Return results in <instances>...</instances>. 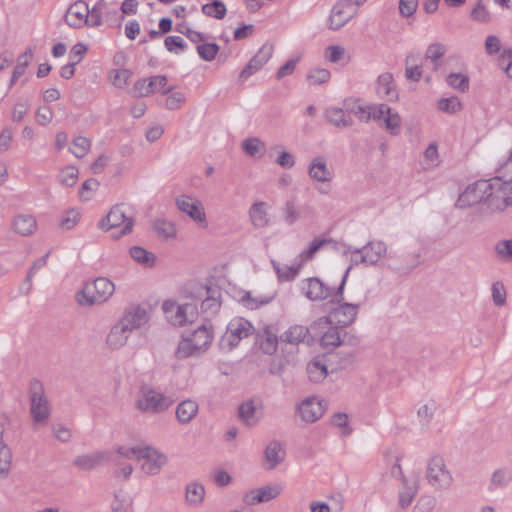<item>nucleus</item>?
Returning a JSON list of instances; mask_svg holds the SVG:
<instances>
[{"label": "nucleus", "mask_w": 512, "mask_h": 512, "mask_svg": "<svg viewBox=\"0 0 512 512\" xmlns=\"http://www.w3.org/2000/svg\"><path fill=\"white\" fill-rule=\"evenodd\" d=\"M130 255L135 261L146 267H152L155 263L154 254L140 246H133L130 249Z\"/></svg>", "instance_id": "obj_52"}, {"label": "nucleus", "mask_w": 512, "mask_h": 512, "mask_svg": "<svg viewBox=\"0 0 512 512\" xmlns=\"http://www.w3.org/2000/svg\"><path fill=\"white\" fill-rule=\"evenodd\" d=\"M499 66L512 78V48H506L499 56Z\"/></svg>", "instance_id": "obj_64"}, {"label": "nucleus", "mask_w": 512, "mask_h": 512, "mask_svg": "<svg viewBox=\"0 0 512 512\" xmlns=\"http://www.w3.org/2000/svg\"><path fill=\"white\" fill-rule=\"evenodd\" d=\"M255 328L250 321L243 317L232 318L226 328V331L221 336L219 347L225 352L233 350L239 343L253 335Z\"/></svg>", "instance_id": "obj_8"}, {"label": "nucleus", "mask_w": 512, "mask_h": 512, "mask_svg": "<svg viewBox=\"0 0 512 512\" xmlns=\"http://www.w3.org/2000/svg\"><path fill=\"white\" fill-rule=\"evenodd\" d=\"M115 285L106 277H98L75 294V301L82 307H92L107 302L114 294Z\"/></svg>", "instance_id": "obj_6"}, {"label": "nucleus", "mask_w": 512, "mask_h": 512, "mask_svg": "<svg viewBox=\"0 0 512 512\" xmlns=\"http://www.w3.org/2000/svg\"><path fill=\"white\" fill-rule=\"evenodd\" d=\"M88 14V4L83 0H77L68 7L64 19L66 24L72 28L89 27Z\"/></svg>", "instance_id": "obj_19"}, {"label": "nucleus", "mask_w": 512, "mask_h": 512, "mask_svg": "<svg viewBox=\"0 0 512 512\" xmlns=\"http://www.w3.org/2000/svg\"><path fill=\"white\" fill-rule=\"evenodd\" d=\"M256 345L265 354L272 355L278 347V337L272 327H265L257 334Z\"/></svg>", "instance_id": "obj_28"}, {"label": "nucleus", "mask_w": 512, "mask_h": 512, "mask_svg": "<svg viewBox=\"0 0 512 512\" xmlns=\"http://www.w3.org/2000/svg\"><path fill=\"white\" fill-rule=\"evenodd\" d=\"M107 9L108 4L105 0H97L92 8L89 7L88 19L90 28H95L102 24L103 15L107 12Z\"/></svg>", "instance_id": "obj_42"}, {"label": "nucleus", "mask_w": 512, "mask_h": 512, "mask_svg": "<svg viewBox=\"0 0 512 512\" xmlns=\"http://www.w3.org/2000/svg\"><path fill=\"white\" fill-rule=\"evenodd\" d=\"M205 493L201 482H188L185 486V501L191 507H198L203 502Z\"/></svg>", "instance_id": "obj_35"}, {"label": "nucleus", "mask_w": 512, "mask_h": 512, "mask_svg": "<svg viewBox=\"0 0 512 512\" xmlns=\"http://www.w3.org/2000/svg\"><path fill=\"white\" fill-rule=\"evenodd\" d=\"M172 401L162 393L153 389H142L136 401V407L147 414H158L167 410Z\"/></svg>", "instance_id": "obj_12"}, {"label": "nucleus", "mask_w": 512, "mask_h": 512, "mask_svg": "<svg viewBox=\"0 0 512 512\" xmlns=\"http://www.w3.org/2000/svg\"><path fill=\"white\" fill-rule=\"evenodd\" d=\"M374 120L379 121L389 134L398 135L401 130L402 119L399 113L386 104H377V110L373 114Z\"/></svg>", "instance_id": "obj_15"}, {"label": "nucleus", "mask_w": 512, "mask_h": 512, "mask_svg": "<svg viewBox=\"0 0 512 512\" xmlns=\"http://www.w3.org/2000/svg\"><path fill=\"white\" fill-rule=\"evenodd\" d=\"M419 56L410 53L405 59V76L411 81H419L422 76L421 66L418 64Z\"/></svg>", "instance_id": "obj_43"}, {"label": "nucleus", "mask_w": 512, "mask_h": 512, "mask_svg": "<svg viewBox=\"0 0 512 512\" xmlns=\"http://www.w3.org/2000/svg\"><path fill=\"white\" fill-rule=\"evenodd\" d=\"M307 173L315 188L322 194L326 193L320 186H330L334 179V171L328 164V159L318 155L311 159L308 164Z\"/></svg>", "instance_id": "obj_11"}, {"label": "nucleus", "mask_w": 512, "mask_h": 512, "mask_svg": "<svg viewBox=\"0 0 512 512\" xmlns=\"http://www.w3.org/2000/svg\"><path fill=\"white\" fill-rule=\"evenodd\" d=\"M297 414L305 423L318 421L325 413L324 402L316 396H311L297 405Z\"/></svg>", "instance_id": "obj_17"}, {"label": "nucleus", "mask_w": 512, "mask_h": 512, "mask_svg": "<svg viewBox=\"0 0 512 512\" xmlns=\"http://www.w3.org/2000/svg\"><path fill=\"white\" fill-rule=\"evenodd\" d=\"M78 169L75 166H67L60 171L59 181L62 185L72 187L77 183Z\"/></svg>", "instance_id": "obj_62"}, {"label": "nucleus", "mask_w": 512, "mask_h": 512, "mask_svg": "<svg viewBox=\"0 0 512 512\" xmlns=\"http://www.w3.org/2000/svg\"><path fill=\"white\" fill-rule=\"evenodd\" d=\"M500 175L486 180L487 191L485 203L492 211H503L507 206H512V185L509 180L510 170L498 169Z\"/></svg>", "instance_id": "obj_3"}, {"label": "nucleus", "mask_w": 512, "mask_h": 512, "mask_svg": "<svg viewBox=\"0 0 512 512\" xmlns=\"http://www.w3.org/2000/svg\"><path fill=\"white\" fill-rule=\"evenodd\" d=\"M285 451L279 442L269 443L264 451L265 465L273 469L278 463L284 460Z\"/></svg>", "instance_id": "obj_37"}, {"label": "nucleus", "mask_w": 512, "mask_h": 512, "mask_svg": "<svg viewBox=\"0 0 512 512\" xmlns=\"http://www.w3.org/2000/svg\"><path fill=\"white\" fill-rule=\"evenodd\" d=\"M13 230L21 236H29L33 234L37 228L36 220L33 216L27 214H19L13 218Z\"/></svg>", "instance_id": "obj_33"}, {"label": "nucleus", "mask_w": 512, "mask_h": 512, "mask_svg": "<svg viewBox=\"0 0 512 512\" xmlns=\"http://www.w3.org/2000/svg\"><path fill=\"white\" fill-rule=\"evenodd\" d=\"M306 372L310 381L314 383L322 382L328 375L327 366L323 357L313 358L306 367Z\"/></svg>", "instance_id": "obj_34"}, {"label": "nucleus", "mask_w": 512, "mask_h": 512, "mask_svg": "<svg viewBox=\"0 0 512 512\" xmlns=\"http://www.w3.org/2000/svg\"><path fill=\"white\" fill-rule=\"evenodd\" d=\"M114 452L122 458L135 459L140 469L147 475H155L167 461L164 454L142 444L133 446L130 444L118 445L114 448Z\"/></svg>", "instance_id": "obj_1"}, {"label": "nucleus", "mask_w": 512, "mask_h": 512, "mask_svg": "<svg viewBox=\"0 0 512 512\" xmlns=\"http://www.w3.org/2000/svg\"><path fill=\"white\" fill-rule=\"evenodd\" d=\"M310 330L311 327L308 328L297 324L292 325L280 336V340L288 344L298 345L299 343H303L309 337Z\"/></svg>", "instance_id": "obj_31"}, {"label": "nucleus", "mask_w": 512, "mask_h": 512, "mask_svg": "<svg viewBox=\"0 0 512 512\" xmlns=\"http://www.w3.org/2000/svg\"><path fill=\"white\" fill-rule=\"evenodd\" d=\"M130 77L131 72L128 69H115L109 74L111 83L117 88H124Z\"/></svg>", "instance_id": "obj_63"}, {"label": "nucleus", "mask_w": 512, "mask_h": 512, "mask_svg": "<svg viewBox=\"0 0 512 512\" xmlns=\"http://www.w3.org/2000/svg\"><path fill=\"white\" fill-rule=\"evenodd\" d=\"M376 92L380 98L388 101H395L398 98L391 73L384 72L379 75L377 79Z\"/></svg>", "instance_id": "obj_29"}, {"label": "nucleus", "mask_w": 512, "mask_h": 512, "mask_svg": "<svg viewBox=\"0 0 512 512\" xmlns=\"http://www.w3.org/2000/svg\"><path fill=\"white\" fill-rule=\"evenodd\" d=\"M424 166L426 169H433L439 166L440 156L436 143H431L423 153Z\"/></svg>", "instance_id": "obj_55"}, {"label": "nucleus", "mask_w": 512, "mask_h": 512, "mask_svg": "<svg viewBox=\"0 0 512 512\" xmlns=\"http://www.w3.org/2000/svg\"><path fill=\"white\" fill-rule=\"evenodd\" d=\"M150 319L149 313L146 308L133 305L128 307L123 315L119 318V322L132 333L134 330L144 327Z\"/></svg>", "instance_id": "obj_18"}, {"label": "nucleus", "mask_w": 512, "mask_h": 512, "mask_svg": "<svg viewBox=\"0 0 512 512\" xmlns=\"http://www.w3.org/2000/svg\"><path fill=\"white\" fill-rule=\"evenodd\" d=\"M241 147L246 155L257 158H261L266 149L265 143L257 137H250L243 140Z\"/></svg>", "instance_id": "obj_41"}, {"label": "nucleus", "mask_w": 512, "mask_h": 512, "mask_svg": "<svg viewBox=\"0 0 512 512\" xmlns=\"http://www.w3.org/2000/svg\"><path fill=\"white\" fill-rule=\"evenodd\" d=\"M272 150L277 152V158L275 159V162L285 169H291L295 165V159L294 156L288 152L285 151L282 146L277 145L272 148Z\"/></svg>", "instance_id": "obj_60"}, {"label": "nucleus", "mask_w": 512, "mask_h": 512, "mask_svg": "<svg viewBox=\"0 0 512 512\" xmlns=\"http://www.w3.org/2000/svg\"><path fill=\"white\" fill-rule=\"evenodd\" d=\"M279 485H265L257 489H253L244 495L243 501L247 505H256L263 502H268L276 498L280 492Z\"/></svg>", "instance_id": "obj_23"}, {"label": "nucleus", "mask_w": 512, "mask_h": 512, "mask_svg": "<svg viewBox=\"0 0 512 512\" xmlns=\"http://www.w3.org/2000/svg\"><path fill=\"white\" fill-rule=\"evenodd\" d=\"M183 302L166 300L162 304V310L167 321L173 326L182 327L196 321L198 317L197 303L186 300Z\"/></svg>", "instance_id": "obj_7"}, {"label": "nucleus", "mask_w": 512, "mask_h": 512, "mask_svg": "<svg viewBox=\"0 0 512 512\" xmlns=\"http://www.w3.org/2000/svg\"><path fill=\"white\" fill-rule=\"evenodd\" d=\"M271 263L280 281L293 280L297 276L299 269L302 266L301 262L297 267L292 265H281L275 260H272Z\"/></svg>", "instance_id": "obj_49"}, {"label": "nucleus", "mask_w": 512, "mask_h": 512, "mask_svg": "<svg viewBox=\"0 0 512 512\" xmlns=\"http://www.w3.org/2000/svg\"><path fill=\"white\" fill-rule=\"evenodd\" d=\"M198 404L190 399L180 402L176 409V417L182 424L190 423L198 414Z\"/></svg>", "instance_id": "obj_36"}, {"label": "nucleus", "mask_w": 512, "mask_h": 512, "mask_svg": "<svg viewBox=\"0 0 512 512\" xmlns=\"http://www.w3.org/2000/svg\"><path fill=\"white\" fill-rule=\"evenodd\" d=\"M396 260V267L399 270L410 271L420 262V253L408 252L405 249L399 250L390 256Z\"/></svg>", "instance_id": "obj_30"}, {"label": "nucleus", "mask_w": 512, "mask_h": 512, "mask_svg": "<svg viewBox=\"0 0 512 512\" xmlns=\"http://www.w3.org/2000/svg\"><path fill=\"white\" fill-rule=\"evenodd\" d=\"M426 476L429 480H446L453 477L445 460L439 455L429 458L426 467Z\"/></svg>", "instance_id": "obj_27"}, {"label": "nucleus", "mask_w": 512, "mask_h": 512, "mask_svg": "<svg viewBox=\"0 0 512 512\" xmlns=\"http://www.w3.org/2000/svg\"><path fill=\"white\" fill-rule=\"evenodd\" d=\"M50 430L53 437L61 443H69L73 438L71 428L62 423L52 424Z\"/></svg>", "instance_id": "obj_56"}, {"label": "nucleus", "mask_w": 512, "mask_h": 512, "mask_svg": "<svg viewBox=\"0 0 512 512\" xmlns=\"http://www.w3.org/2000/svg\"><path fill=\"white\" fill-rule=\"evenodd\" d=\"M133 226L134 219L127 214L123 204L113 206L99 223V227L106 231L118 229L117 238L131 233Z\"/></svg>", "instance_id": "obj_10"}, {"label": "nucleus", "mask_w": 512, "mask_h": 512, "mask_svg": "<svg viewBox=\"0 0 512 512\" xmlns=\"http://www.w3.org/2000/svg\"><path fill=\"white\" fill-rule=\"evenodd\" d=\"M472 20L479 23H489L491 21V12L484 0H478L473 6L470 14Z\"/></svg>", "instance_id": "obj_51"}, {"label": "nucleus", "mask_w": 512, "mask_h": 512, "mask_svg": "<svg viewBox=\"0 0 512 512\" xmlns=\"http://www.w3.org/2000/svg\"><path fill=\"white\" fill-rule=\"evenodd\" d=\"M302 291L311 301H322L330 297L333 289L317 277H311L303 281Z\"/></svg>", "instance_id": "obj_20"}, {"label": "nucleus", "mask_w": 512, "mask_h": 512, "mask_svg": "<svg viewBox=\"0 0 512 512\" xmlns=\"http://www.w3.org/2000/svg\"><path fill=\"white\" fill-rule=\"evenodd\" d=\"M90 146L91 143L89 139L79 136L73 140L72 146L70 147V152L75 157L82 158L88 153Z\"/></svg>", "instance_id": "obj_61"}, {"label": "nucleus", "mask_w": 512, "mask_h": 512, "mask_svg": "<svg viewBox=\"0 0 512 512\" xmlns=\"http://www.w3.org/2000/svg\"><path fill=\"white\" fill-rule=\"evenodd\" d=\"M445 53V45L441 43H433L428 46L425 53V59L431 60V62L433 63V69L436 71L440 66V59L444 56Z\"/></svg>", "instance_id": "obj_50"}, {"label": "nucleus", "mask_w": 512, "mask_h": 512, "mask_svg": "<svg viewBox=\"0 0 512 512\" xmlns=\"http://www.w3.org/2000/svg\"><path fill=\"white\" fill-rule=\"evenodd\" d=\"M3 426L0 423V477H6L11 464V451L3 441Z\"/></svg>", "instance_id": "obj_46"}, {"label": "nucleus", "mask_w": 512, "mask_h": 512, "mask_svg": "<svg viewBox=\"0 0 512 512\" xmlns=\"http://www.w3.org/2000/svg\"><path fill=\"white\" fill-rule=\"evenodd\" d=\"M214 329L210 323H203L194 331L182 336L175 351L178 359L197 357L205 353L212 344Z\"/></svg>", "instance_id": "obj_2"}, {"label": "nucleus", "mask_w": 512, "mask_h": 512, "mask_svg": "<svg viewBox=\"0 0 512 512\" xmlns=\"http://www.w3.org/2000/svg\"><path fill=\"white\" fill-rule=\"evenodd\" d=\"M184 298L197 305L200 303L201 311L214 316L221 308V291L216 286H208L200 282H189L184 288Z\"/></svg>", "instance_id": "obj_4"}, {"label": "nucleus", "mask_w": 512, "mask_h": 512, "mask_svg": "<svg viewBox=\"0 0 512 512\" xmlns=\"http://www.w3.org/2000/svg\"><path fill=\"white\" fill-rule=\"evenodd\" d=\"M446 83L459 92H466L469 89V78L463 73H450L446 77Z\"/></svg>", "instance_id": "obj_53"}, {"label": "nucleus", "mask_w": 512, "mask_h": 512, "mask_svg": "<svg viewBox=\"0 0 512 512\" xmlns=\"http://www.w3.org/2000/svg\"><path fill=\"white\" fill-rule=\"evenodd\" d=\"M202 12L206 16L214 17L216 19H222L226 14V6L224 5L223 2L215 0L210 4L203 5Z\"/></svg>", "instance_id": "obj_59"}, {"label": "nucleus", "mask_w": 512, "mask_h": 512, "mask_svg": "<svg viewBox=\"0 0 512 512\" xmlns=\"http://www.w3.org/2000/svg\"><path fill=\"white\" fill-rule=\"evenodd\" d=\"M311 331L315 334H321L320 344L324 348H334L345 344L354 346L358 343L356 337L349 335L344 328L333 326V324H328L322 330L311 328Z\"/></svg>", "instance_id": "obj_13"}, {"label": "nucleus", "mask_w": 512, "mask_h": 512, "mask_svg": "<svg viewBox=\"0 0 512 512\" xmlns=\"http://www.w3.org/2000/svg\"><path fill=\"white\" fill-rule=\"evenodd\" d=\"M356 13L355 8L348 1H339L332 8L328 25L332 30L343 27Z\"/></svg>", "instance_id": "obj_21"}, {"label": "nucleus", "mask_w": 512, "mask_h": 512, "mask_svg": "<svg viewBox=\"0 0 512 512\" xmlns=\"http://www.w3.org/2000/svg\"><path fill=\"white\" fill-rule=\"evenodd\" d=\"M377 110V104L369 105V106H363L359 103H355L351 108L350 111L355 114L359 120L367 122L369 120H374V112Z\"/></svg>", "instance_id": "obj_58"}, {"label": "nucleus", "mask_w": 512, "mask_h": 512, "mask_svg": "<svg viewBox=\"0 0 512 512\" xmlns=\"http://www.w3.org/2000/svg\"><path fill=\"white\" fill-rule=\"evenodd\" d=\"M262 414V405L255 400H247L239 406V418L247 427L257 425Z\"/></svg>", "instance_id": "obj_25"}, {"label": "nucleus", "mask_w": 512, "mask_h": 512, "mask_svg": "<svg viewBox=\"0 0 512 512\" xmlns=\"http://www.w3.org/2000/svg\"><path fill=\"white\" fill-rule=\"evenodd\" d=\"M131 497L129 491L124 487L114 490V500L111 508L114 512H129Z\"/></svg>", "instance_id": "obj_39"}, {"label": "nucleus", "mask_w": 512, "mask_h": 512, "mask_svg": "<svg viewBox=\"0 0 512 512\" xmlns=\"http://www.w3.org/2000/svg\"><path fill=\"white\" fill-rule=\"evenodd\" d=\"M179 211L185 213L194 222L206 226V214L202 202L186 194L179 195L175 199Z\"/></svg>", "instance_id": "obj_14"}, {"label": "nucleus", "mask_w": 512, "mask_h": 512, "mask_svg": "<svg viewBox=\"0 0 512 512\" xmlns=\"http://www.w3.org/2000/svg\"><path fill=\"white\" fill-rule=\"evenodd\" d=\"M328 122L338 128L349 127L353 124L351 116L345 113L341 108H328L325 112Z\"/></svg>", "instance_id": "obj_38"}, {"label": "nucleus", "mask_w": 512, "mask_h": 512, "mask_svg": "<svg viewBox=\"0 0 512 512\" xmlns=\"http://www.w3.org/2000/svg\"><path fill=\"white\" fill-rule=\"evenodd\" d=\"M131 333L124 327L119 321H116L105 338V345L109 350L117 351L123 348L129 338Z\"/></svg>", "instance_id": "obj_24"}, {"label": "nucleus", "mask_w": 512, "mask_h": 512, "mask_svg": "<svg viewBox=\"0 0 512 512\" xmlns=\"http://www.w3.org/2000/svg\"><path fill=\"white\" fill-rule=\"evenodd\" d=\"M33 52L30 48H28L23 54L19 55L17 59V64L13 70L12 77L9 83V87H12L15 82L21 77L32 60Z\"/></svg>", "instance_id": "obj_45"}, {"label": "nucleus", "mask_w": 512, "mask_h": 512, "mask_svg": "<svg viewBox=\"0 0 512 512\" xmlns=\"http://www.w3.org/2000/svg\"><path fill=\"white\" fill-rule=\"evenodd\" d=\"M358 314V305L342 303L334 307L328 316L321 317L311 324L313 330H322L328 324H336L344 328L354 322Z\"/></svg>", "instance_id": "obj_9"}, {"label": "nucleus", "mask_w": 512, "mask_h": 512, "mask_svg": "<svg viewBox=\"0 0 512 512\" xmlns=\"http://www.w3.org/2000/svg\"><path fill=\"white\" fill-rule=\"evenodd\" d=\"M419 490L417 482H403L399 488V505L406 509L413 501Z\"/></svg>", "instance_id": "obj_40"}, {"label": "nucleus", "mask_w": 512, "mask_h": 512, "mask_svg": "<svg viewBox=\"0 0 512 512\" xmlns=\"http://www.w3.org/2000/svg\"><path fill=\"white\" fill-rule=\"evenodd\" d=\"M436 403L432 400L422 403L417 408V418L422 425H427L432 420L436 411Z\"/></svg>", "instance_id": "obj_54"}, {"label": "nucleus", "mask_w": 512, "mask_h": 512, "mask_svg": "<svg viewBox=\"0 0 512 512\" xmlns=\"http://www.w3.org/2000/svg\"><path fill=\"white\" fill-rule=\"evenodd\" d=\"M486 180L477 181L469 185L458 197L456 207L466 209L479 203H485V193L487 191Z\"/></svg>", "instance_id": "obj_16"}, {"label": "nucleus", "mask_w": 512, "mask_h": 512, "mask_svg": "<svg viewBox=\"0 0 512 512\" xmlns=\"http://www.w3.org/2000/svg\"><path fill=\"white\" fill-rule=\"evenodd\" d=\"M30 416L32 428L38 431L47 426L52 414V406L45 394L43 385L33 381L30 386Z\"/></svg>", "instance_id": "obj_5"}, {"label": "nucleus", "mask_w": 512, "mask_h": 512, "mask_svg": "<svg viewBox=\"0 0 512 512\" xmlns=\"http://www.w3.org/2000/svg\"><path fill=\"white\" fill-rule=\"evenodd\" d=\"M387 253V245L383 241H371L355 252L359 255L361 262L374 265L379 262Z\"/></svg>", "instance_id": "obj_22"}, {"label": "nucleus", "mask_w": 512, "mask_h": 512, "mask_svg": "<svg viewBox=\"0 0 512 512\" xmlns=\"http://www.w3.org/2000/svg\"><path fill=\"white\" fill-rule=\"evenodd\" d=\"M332 240L331 239H327V238H314L308 248L304 249L298 256L299 258V262H301V264L311 260L314 255L322 248L324 247L325 245L331 243Z\"/></svg>", "instance_id": "obj_44"}, {"label": "nucleus", "mask_w": 512, "mask_h": 512, "mask_svg": "<svg viewBox=\"0 0 512 512\" xmlns=\"http://www.w3.org/2000/svg\"><path fill=\"white\" fill-rule=\"evenodd\" d=\"M440 111L448 114H454L462 109V103L458 97L441 98L437 102Z\"/></svg>", "instance_id": "obj_57"}, {"label": "nucleus", "mask_w": 512, "mask_h": 512, "mask_svg": "<svg viewBox=\"0 0 512 512\" xmlns=\"http://www.w3.org/2000/svg\"><path fill=\"white\" fill-rule=\"evenodd\" d=\"M497 259L504 263H512V238L501 239L494 245Z\"/></svg>", "instance_id": "obj_47"}, {"label": "nucleus", "mask_w": 512, "mask_h": 512, "mask_svg": "<svg viewBox=\"0 0 512 512\" xmlns=\"http://www.w3.org/2000/svg\"><path fill=\"white\" fill-rule=\"evenodd\" d=\"M249 217L255 228H265L270 223L265 202H255L249 209Z\"/></svg>", "instance_id": "obj_32"}, {"label": "nucleus", "mask_w": 512, "mask_h": 512, "mask_svg": "<svg viewBox=\"0 0 512 512\" xmlns=\"http://www.w3.org/2000/svg\"><path fill=\"white\" fill-rule=\"evenodd\" d=\"M271 297L269 296H257L253 295L250 291L242 292L238 295V301H240L245 307L249 309H256L261 305L269 303Z\"/></svg>", "instance_id": "obj_48"}, {"label": "nucleus", "mask_w": 512, "mask_h": 512, "mask_svg": "<svg viewBox=\"0 0 512 512\" xmlns=\"http://www.w3.org/2000/svg\"><path fill=\"white\" fill-rule=\"evenodd\" d=\"M109 460V454L105 451H95L89 454L77 456L73 465L81 470H92L102 466Z\"/></svg>", "instance_id": "obj_26"}]
</instances>
